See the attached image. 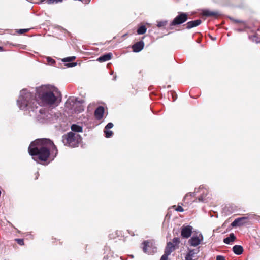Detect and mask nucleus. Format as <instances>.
Returning <instances> with one entry per match:
<instances>
[{"mask_svg":"<svg viewBox=\"0 0 260 260\" xmlns=\"http://www.w3.org/2000/svg\"><path fill=\"white\" fill-rule=\"evenodd\" d=\"M28 150L32 159L37 162L46 161L50 154V150L52 153L55 151L53 158L57 154L56 146L51 140L48 139H37L32 142Z\"/></svg>","mask_w":260,"mask_h":260,"instance_id":"obj_1","label":"nucleus"},{"mask_svg":"<svg viewBox=\"0 0 260 260\" xmlns=\"http://www.w3.org/2000/svg\"><path fill=\"white\" fill-rule=\"evenodd\" d=\"M36 98L38 101V105L55 107L61 101V93L53 85H42L36 88Z\"/></svg>","mask_w":260,"mask_h":260,"instance_id":"obj_2","label":"nucleus"},{"mask_svg":"<svg viewBox=\"0 0 260 260\" xmlns=\"http://www.w3.org/2000/svg\"><path fill=\"white\" fill-rule=\"evenodd\" d=\"M17 105L22 110L37 112L38 101L36 96H34L33 93L26 89L20 91Z\"/></svg>","mask_w":260,"mask_h":260,"instance_id":"obj_3","label":"nucleus"},{"mask_svg":"<svg viewBox=\"0 0 260 260\" xmlns=\"http://www.w3.org/2000/svg\"><path fill=\"white\" fill-rule=\"evenodd\" d=\"M81 140L80 136L72 132H70L62 136V141L64 145L71 147H77Z\"/></svg>","mask_w":260,"mask_h":260,"instance_id":"obj_4","label":"nucleus"},{"mask_svg":"<svg viewBox=\"0 0 260 260\" xmlns=\"http://www.w3.org/2000/svg\"><path fill=\"white\" fill-rule=\"evenodd\" d=\"M66 107L73 110L75 113H81L84 110L81 103L76 98H69L66 103Z\"/></svg>","mask_w":260,"mask_h":260,"instance_id":"obj_5","label":"nucleus"},{"mask_svg":"<svg viewBox=\"0 0 260 260\" xmlns=\"http://www.w3.org/2000/svg\"><path fill=\"white\" fill-rule=\"evenodd\" d=\"M37 111L36 119L39 122L43 123L51 121L52 115L44 108H40Z\"/></svg>","mask_w":260,"mask_h":260,"instance_id":"obj_6","label":"nucleus"},{"mask_svg":"<svg viewBox=\"0 0 260 260\" xmlns=\"http://www.w3.org/2000/svg\"><path fill=\"white\" fill-rule=\"evenodd\" d=\"M187 15L185 13L179 12V14L174 19L171 23V26H175L182 24L187 21Z\"/></svg>","mask_w":260,"mask_h":260,"instance_id":"obj_7","label":"nucleus"},{"mask_svg":"<svg viewBox=\"0 0 260 260\" xmlns=\"http://www.w3.org/2000/svg\"><path fill=\"white\" fill-rule=\"evenodd\" d=\"M199 252V248L195 249H189L188 252L185 256V260H198V253Z\"/></svg>","mask_w":260,"mask_h":260,"instance_id":"obj_8","label":"nucleus"},{"mask_svg":"<svg viewBox=\"0 0 260 260\" xmlns=\"http://www.w3.org/2000/svg\"><path fill=\"white\" fill-rule=\"evenodd\" d=\"M248 223V217L244 216L236 218L232 222V227L241 226Z\"/></svg>","mask_w":260,"mask_h":260,"instance_id":"obj_9","label":"nucleus"},{"mask_svg":"<svg viewBox=\"0 0 260 260\" xmlns=\"http://www.w3.org/2000/svg\"><path fill=\"white\" fill-rule=\"evenodd\" d=\"M198 192L199 193L198 196V199L200 201L206 202L207 199L206 196L208 193V190L203 186H200L198 189Z\"/></svg>","mask_w":260,"mask_h":260,"instance_id":"obj_10","label":"nucleus"},{"mask_svg":"<svg viewBox=\"0 0 260 260\" xmlns=\"http://www.w3.org/2000/svg\"><path fill=\"white\" fill-rule=\"evenodd\" d=\"M143 250L148 254H152L153 253L156 252V247H151L152 244L150 245V243L147 241H145L143 243Z\"/></svg>","mask_w":260,"mask_h":260,"instance_id":"obj_11","label":"nucleus"},{"mask_svg":"<svg viewBox=\"0 0 260 260\" xmlns=\"http://www.w3.org/2000/svg\"><path fill=\"white\" fill-rule=\"evenodd\" d=\"M192 226L190 225H183L181 229V235L184 238H189L192 232Z\"/></svg>","mask_w":260,"mask_h":260,"instance_id":"obj_12","label":"nucleus"},{"mask_svg":"<svg viewBox=\"0 0 260 260\" xmlns=\"http://www.w3.org/2000/svg\"><path fill=\"white\" fill-rule=\"evenodd\" d=\"M202 239V236L201 234H199V235H193L189 240L188 242L191 246H197L200 244Z\"/></svg>","mask_w":260,"mask_h":260,"instance_id":"obj_13","label":"nucleus"},{"mask_svg":"<svg viewBox=\"0 0 260 260\" xmlns=\"http://www.w3.org/2000/svg\"><path fill=\"white\" fill-rule=\"evenodd\" d=\"M144 43L143 41H140L132 46L133 51L135 52H139L141 51L144 48Z\"/></svg>","mask_w":260,"mask_h":260,"instance_id":"obj_14","label":"nucleus"},{"mask_svg":"<svg viewBox=\"0 0 260 260\" xmlns=\"http://www.w3.org/2000/svg\"><path fill=\"white\" fill-rule=\"evenodd\" d=\"M104 112V109L102 106H99L94 112V115L96 119H101L103 116Z\"/></svg>","mask_w":260,"mask_h":260,"instance_id":"obj_15","label":"nucleus"},{"mask_svg":"<svg viewBox=\"0 0 260 260\" xmlns=\"http://www.w3.org/2000/svg\"><path fill=\"white\" fill-rule=\"evenodd\" d=\"M201 23V20L200 19L189 21L186 24V28L190 29L192 28L199 26Z\"/></svg>","mask_w":260,"mask_h":260,"instance_id":"obj_16","label":"nucleus"},{"mask_svg":"<svg viewBox=\"0 0 260 260\" xmlns=\"http://www.w3.org/2000/svg\"><path fill=\"white\" fill-rule=\"evenodd\" d=\"M112 56V54L111 53H108L99 57L97 60L100 62H105L110 60Z\"/></svg>","mask_w":260,"mask_h":260,"instance_id":"obj_17","label":"nucleus"},{"mask_svg":"<svg viewBox=\"0 0 260 260\" xmlns=\"http://www.w3.org/2000/svg\"><path fill=\"white\" fill-rule=\"evenodd\" d=\"M174 249V246L173 244L169 242L167 243V246L165 248V253L169 255Z\"/></svg>","mask_w":260,"mask_h":260,"instance_id":"obj_18","label":"nucleus"},{"mask_svg":"<svg viewBox=\"0 0 260 260\" xmlns=\"http://www.w3.org/2000/svg\"><path fill=\"white\" fill-rule=\"evenodd\" d=\"M233 251L235 254L240 255L243 252V248L242 246L236 245L233 247Z\"/></svg>","mask_w":260,"mask_h":260,"instance_id":"obj_19","label":"nucleus"},{"mask_svg":"<svg viewBox=\"0 0 260 260\" xmlns=\"http://www.w3.org/2000/svg\"><path fill=\"white\" fill-rule=\"evenodd\" d=\"M236 238L234 233H231L229 237L224 239L223 242L225 244H229L230 243L234 242Z\"/></svg>","mask_w":260,"mask_h":260,"instance_id":"obj_20","label":"nucleus"},{"mask_svg":"<svg viewBox=\"0 0 260 260\" xmlns=\"http://www.w3.org/2000/svg\"><path fill=\"white\" fill-rule=\"evenodd\" d=\"M146 30H147V28H146V26L144 25H142L138 28L137 32L138 33V34H139V35H143V34H144L146 32Z\"/></svg>","mask_w":260,"mask_h":260,"instance_id":"obj_21","label":"nucleus"},{"mask_svg":"<svg viewBox=\"0 0 260 260\" xmlns=\"http://www.w3.org/2000/svg\"><path fill=\"white\" fill-rule=\"evenodd\" d=\"M71 129L74 132H81L82 131V127L76 124H73L71 126Z\"/></svg>","mask_w":260,"mask_h":260,"instance_id":"obj_22","label":"nucleus"},{"mask_svg":"<svg viewBox=\"0 0 260 260\" xmlns=\"http://www.w3.org/2000/svg\"><path fill=\"white\" fill-rule=\"evenodd\" d=\"M104 133L107 138H110L113 135V132L112 131H110L109 129H106V128L104 129Z\"/></svg>","mask_w":260,"mask_h":260,"instance_id":"obj_23","label":"nucleus"},{"mask_svg":"<svg viewBox=\"0 0 260 260\" xmlns=\"http://www.w3.org/2000/svg\"><path fill=\"white\" fill-rule=\"evenodd\" d=\"M167 23H168V21L167 20H162V21H158L157 26L159 28H160V27H164L165 25H166Z\"/></svg>","mask_w":260,"mask_h":260,"instance_id":"obj_24","label":"nucleus"},{"mask_svg":"<svg viewBox=\"0 0 260 260\" xmlns=\"http://www.w3.org/2000/svg\"><path fill=\"white\" fill-rule=\"evenodd\" d=\"M76 57L75 56H71V57H68L66 58H64L62 59V61L64 62H71L75 59Z\"/></svg>","mask_w":260,"mask_h":260,"instance_id":"obj_25","label":"nucleus"},{"mask_svg":"<svg viewBox=\"0 0 260 260\" xmlns=\"http://www.w3.org/2000/svg\"><path fill=\"white\" fill-rule=\"evenodd\" d=\"M221 15V13L219 11H212V17L217 18L219 16Z\"/></svg>","mask_w":260,"mask_h":260,"instance_id":"obj_26","label":"nucleus"},{"mask_svg":"<svg viewBox=\"0 0 260 260\" xmlns=\"http://www.w3.org/2000/svg\"><path fill=\"white\" fill-rule=\"evenodd\" d=\"M63 0H47L46 2L48 4H56L61 2Z\"/></svg>","mask_w":260,"mask_h":260,"instance_id":"obj_27","label":"nucleus"},{"mask_svg":"<svg viewBox=\"0 0 260 260\" xmlns=\"http://www.w3.org/2000/svg\"><path fill=\"white\" fill-rule=\"evenodd\" d=\"M47 61L48 64L51 65H53L55 63V61L50 57L47 58Z\"/></svg>","mask_w":260,"mask_h":260,"instance_id":"obj_28","label":"nucleus"},{"mask_svg":"<svg viewBox=\"0 0 260 260\" xmlns=\"http://www.w3.org/2000/svg\"><path fill=\"white\" fill-rule=\"evenodd\" d=\"M203 15L206 16H211V11L210 10H204L203 11Z\"/></svg>","mask_w":260,"mask_h":260,"instance_id":"obj_29","label":"nucleus"},{"mask_svg":"<svg viewBox=\"0 0 260 260\" xmlns=\"http://www.w3.org/2000/svg\"><path fill=\"white\" fill-rule=\"evenodd\" d=\"M173 242L175 245H177L180 243V239L178 237L174 238L173 239Z\"/></svg>","mask_w":260,"mask_h":260,"instance_id":"obj_30","label":"nucleus"},{"mask_svg":"<svg viewBox=\"0 0 260 260\" xmlns=\"http://www.w3.org/2000/svg\"><path fill=\"white\" fill-rule=\"evenodd\" d=\"M28 29H20L17 30V32L20 34H22L23 33L28 31Z\"/></svg>","mask_w":260,"mask_h":260,"instance_id":"obj_31","label":"nucleus"},{"mask_svg":"<svg viewBox=\"0 0 260 260\" xmlns=\"http://www.w3.org/2000/svg\"><path fill=\"white\" fill-rule=\"evenodd\" d=\"M175 210L178 212H183V208L180 205H178L176 208H175Z\"/></svg>","mask_w":260,"mask_h":260,"instance_id":"obj_32","label":"nucleus"},{"mask_svg":"<svg viewBox=\"0 0 260 260\" xmlns=\"http://www.w3.org/2000/svg\"><path fill=\"white\" fill-rule=\"evenodd\" d=\"M16 241H17L18 244H19V245H24V241L22 239H16Z\"/></svg>","mask_w":260,"mask_h":260,"instance_id":"obj_33","label":"nucleus"},{"mask_svg":"<svg viewBox=\"0 0 260 260\" xmlns=\"http://www.w3.org/2000/svg\"><path fill=\"white\" fill-rule=\"evenodd\" d=\"M113 127V124L112 123H108V124L105 126V128H106V129H111L112 127Z\"/></svg>","mask_w":260,"mask_h":260,"instance_id":"obj_34","label":"nucleus"},{"mask_svg":"<svg viewBox=\"0 0 260 260\" xmlns=\"http://www.w3.org/2000/svg\"><path fill=\"white\" fill-rule=\"evenodd\" d=\"M216 260H226L225 257L222 255H217Z\"/></svg>","mask_w":260,"mask_h":260,"instance_id":"obj_35","label":"nucleus"},{"mask_svg":"<svg viewBox=\"0 0 260 260\" xmlns=\"http://www.w3.org/2000/svg\"><path fill=\"white\" fill-rule=\"evenodd\" d=\"M77 65V63L76 62H72V63H68L66 64V66L68 67H75Z\"/></svg>","mask_w":260,"mask_h":260,"instance_id":"obj_36","label":"nucleus"},{"mask_svg":"<svg viewBox=\"0 0 260 260\" xmlns=\"http://www.w3.org/2000/svg\"><path fill=\"white\" fill-rule=\"evenodd\" d=\"M168 255L166 253H164L162 256L161 257L160 260H168Z\"/></svg>","mask_w":260,"mask_h":260,"instance_id":"obj_37","label":"nucleus"},{"mask_svg":"<svg viewBox=\"0 0 260 260\" xmlns=\"http://www.w3.org/2000/svg\"><path fill=\"white\" fill-rule=\"evenodd\" d=\"M233 21H234L236 23H241L243 22L242 21L239 20H234L233 19Z\"/></svg>","mask_w":260,"mask_h":260,"instance_id":"obj_38","label":"nucleus"},{"mask_svg":"<svg viewBox=\"0 0 260 260\" xmlns=\"http://www.w3.org/2000/svg\"><path fill=\"white\" fill-rule=\"evenodd\" d=\"M2 50V47L0 46V51Z\"/></svg>","mask_w":260,"mask_h":260,"instance_id":"obj_39","label":"nucleus"},{"mask_svg":"<svg viewBox=\"0 0 260 260\" xmlns=\"http://www.w3.org/2000/svg\"><path fill=\"white\" fill-rule=\"evenodd\" d=\"M175 207H176L175 205H174V206H172V208H175Z\"/></svg>","mask_w":260,"mask_h":260,"instance_id":"obj_40","label":"nucleus"},{"mask_svg":"<svg viewBox=\"0 0 260 260\" xmlns=\"http://www.w3.org/2000/svg\"><path fill=\"white\" fill-rule=\"evenodd\" d=\"M212 40H215V39H216V38H213L212 37Z\"/></svg>","mask_w":260,"mask_h":260,"instance_id":"obj_41","label":"nucleus"},{"mask_svg":"<svg viewBox=\"0 0 260 260\" xmlns=\"http://www.w3.org/2000/svg\"><path fill=\"white\" fill-rule=\"evenodd\" d=\"M176 98H175V99H173V101H175L176 100Z\"/></svg>","mask_w":260,"mask_h":260,"instance_id":"obj_42","label":"nucleus"}]
</instances>
